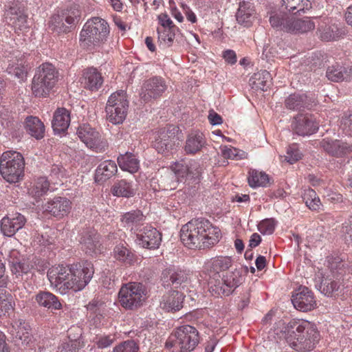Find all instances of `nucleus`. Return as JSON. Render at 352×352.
Segmentation results:
<instances>
[{
    "instance_id": "1",
    "label": "nucleus",
    "mask_w": 352,
    "mask_h": 352,
    "mask_svg": "<svg viewBox=\"0 0 352 352\" xmlns=\"http://www.w3.org/2000/svg\"><path fill=\"white\" fill-rule=\"evenodd\" d=\"M221 237L220 230L204 218L192 219L180 230L181 241L190 249L210 248L217 244Z\"/></svg>"
},
{
    "instance_id": "2",
    "label": "nucleus",
    "mask_w": 352,
    "mask_h": 352,
    "mask_svg": "<svg viewBox=\"0 0 352 352\" xmlns=\"http://www.w3.org/2000/svg\"><path fill=\"white\" fill-rule=\"evenodd\" d=\"M286 342L294 350L305 352L313 350L320 339L316 326L307 320L296 322L288 332Z\"/></svg>"
},
{
    "instance_id": "3",
    "label": "nucleus",
    "mask_w": 352,
    "mask_h": 352,
    "mask_svg": "<svg viewBox=\"0 0 352 352\" xmlns=\"http://www.w3.org/2000/svg\"><path fill=\"white\" fill-rule=\"evenodd\" d=\"M109 23L100 17H94L84 25L80 34V42L84 48L91 49L107 41L109 33Z\"/></svg>"
},
{
    "instance_id": "4",
    "label": "nucleus",
    "mask_w": 352,
    "mask_h": 352,
    "mask_svg": "<svg viewBox=\"0 0 352 352\" xmlns=\"http://www.w3.org/2000/svg\"><path fill=\"white\" fill-rule=\"evenodd\" d=\"M58 78V72L51 63H44L36 69L31 89L35 97L46 98L54 87Z\"/></svg>"
},
{
    "instance_id": "5",
    "label": "nucleus",
    "mask_w": 352,
    "mask_h": 352,
    "mask_svg": "<svg viewBox=\"0 0 352 352\" xmlns=\"http://www.w3.org/2000/svg\"><path fill=\"white\" fill-rule=\"evenodd\" d=\"M25 161L23 155L16 151L3 153L0 158V173L9 183H16L24 175Z\"/></svg>"
},
{
    "instance_id": "6",
    "label": "nucleus",
    "mask_w": 352,
    "mask_h": 352,
    "mask_svg": "<svg viewBox=\"0 0 352 352\" xmlns=\"http://www.w3.org/2000/svg\"><path fill=\"white\" fill-rule=\"evenodd\" d=\"M72 265H59L48 272V279L59 289L80 291L85 287L86 280L76 281L75 278L72 276Z\"/></svg>"
},
{
    "instance_id": "7",
    "label": "nucleus",
    "mask_w": 352,
    "mask_h": 352,
    "mask_svg": "<svg viewBox=\"0 0 352 352\" xmlns=\"http://www.w3.org/2000/svg\"><path fill=\"white\" fill-rule=\"evenodd\" d=\"M72 265H59L48 272V279L59 289L80 291L85 287L86 280L76 281L75 278L72 276Z\"/></svg>"
},
{
    "instance_id": "8",
    "label": "nucleus",
    "mask_w": 352,
    "mask_h": 352,
    "mask_svg": "<svg viewBox=\"0 0 352 352\" xmlns=\"http://www.w3.org/2000/svg\"><path fill=\"white\" fill-rule=\"evenodd\" d=\"M243 276L239 270L227 272L217 280L209 281L208 291L212 296H229L243 282Z\"/></svg>"
},
{
    "instance_id": "9",
    "label": "nucleus",
    "mask_w": 352,
    "mask_h": 352,
    "mask_svg": "<svg viewBox=\"0 0 352 352\" xmlns=\"http://www.w3.org/2000/svg\"><path fill=\"white\" fill-rule=\"evenodd\" d=\"M145 289L140 283H130L122 287L118 297L121 305L129 309L137 307L145 299Z\"/></svg>"
},
{
    "instance_id": "10",
    "label": "nucleus",
    "mask_w": 352,
    "mask_h": 352,
    "mask_svg": "<svg viewBox=\"0 0 352 352\" xmlns=\"http://www.w3.org/2000/svg\"><path fill=\"white\" fill-rule=\"evenodd\" d=\"M175 345H177L182 352H189L195 349L199 343L197 330L190 325H184L178 327L172 335Z\"/></svg>"
},
{
    "instance_id": "11",
    "label": "nucleus",
    "mask_w": 352,
    "mask_h": 352,
    "mask_svg": "<svg viewBox=\"0 0 352 352\" xmlns=\"http://www.w3.org/2000/svg\"><path fill=\"white\" fill-rule=\"evenodd\" d=\"M76 134L88 148L96 152L101 151L107 147V142L104 140L101 135L89 124L79 126Z\"/></svg>"
},
{
    "instance_id": "12",
    "label": "nucleus",
    "mask_w": 352,
    "mask_h": 352,
    "mask_svg": "<svg viewBox=\"0 0 352 352\" xmlns=\"http://www.w3.org/2000/svg\"><path fill=\"white\" fill-rule=\"evenodd\" d=\"M167 89L164 79L155 76L144 81L140 92V97L144 102L161 97Z\"/></svg>"
},
{
    "instance_id": "13",
    "label": "nucleus",
    "mask_w": 352,
    "mask_h": 352,
    "mask_svg": "<svg viewBox=\"0 0 352 352\" xmlns=\"http://www.w3.org/2000/svg\"><path fill=\"white\" fill-rule=\"evenodd\" d=\"M7 23L15 31H22L28 28V14L23 5L20 2H12L8 6L5 13Z\"/></svg>"
},
{
    "instance_id": "14",
    "label": "nucleus",
    "mask_w": 352,
    "mask_h": 352,
    "mask_svg": "<svg viewBox=\"0 0 352 352\" xmlns=\"http://www.w3.org/2000/svg\"><path fill=\"white\" fill-rule=\"evenodd\" d=\"M177 129L175 126H168L161 129L155 135L153 146L160 153H164L173 149L178 140L176 133Z\"/></svg>"
},
{
    "instance_id": "15",
    "label": "nucleus",
    "mask_w": 352,
    "mask_h": 352,
    "mask_svg": "<svg viewBox=\"0 0 352 352\" xmlns=\"http://www.w3.org/2000/svg\"><path fill=\"white\" fill-rule=\"evenodd\" d=\"M129 102L126 99V93L120 90L111 94V123L119 124L125 120Z\"/></svg>"
},
{
    "instance_id": "16",
    "label": "nucleus",
    "mask_w": 352,
    "mask_h": 352,
    "mask_svg": "<svg viewBox=\"0 0 352 352\" xmlns=\"http://www.w3.org/2000/svg\"><path fill=\"white\" fill-rule=\"evenodd\" d=\"M232 265V259L228 256H217L209 261L205 266L206 275L209 281L217 280L221 277L224 272Z\"/></svg>"
},
{
    "instance_id": "17",
    "label": "nucleus",
    "mask_w": 352,
    "mask_h": 352,
    "mask_svg": "<svg viewBox=\"0 0 352 352\" xmlns=\"http://www.w3.org/2000/svg\"><path fill=\"white\" fill-rule=\"evenodd\" d=\"M320 144L329 155L338 158L345 157L352 152V144L342 140L324 138Z\"/></svg>"
},
{
    "instance_id": "18",
    "label": "nucleus",
    "mask_w": 352,
    "mask_h": 352,
    "mask_svg": "<svg viewBox=\"0 0 352 352\" xmlns=\"http://www.w3.org/2000/svg\"><path fill=\"white\" fill-rule=\"evenodd\" d=\"M80 243L81 249L87 254L93 256L101 252L100 235L94 229H86L80 234Z\"/></svg>"
},
{
    "instance_id": "19",
    "label": "nucleus",
    "mask_w": 352,
    "mask_h": 352,
    "mask_svg": "<svg viewBox=\"0 0 352 352\" xmlns=\"http://www.w3.org/2000/svg\"><path fill=\"white\" fill-rule=\"evenodd\" d=\"M292 129L298 135H309L318 130V124L310 115L300 113L294 118Z\"/></svg>"
},
{
    "instance_id": "20",
    "label": "nucleus",
    "mask_w": 352,
    "mask_h": 352,
    "mask_svg": "<svg viewBox=\"0 0 352 352\" xmlns=\"http://www.w3.org/2000/svg\"><path fill=\"white\" fill-rule=\"evenodd\" d=\"M137 243L148 249L157 248L162 241L161 233L155 228L147 226L139 231L136 235Z\"/></svg>"
},
{
    "instance_id": "21",
    "label": "nucleus",
    "mask_w": 352,
    "mask_h": 352,
    "mask_svg": "<svg viewBox=\"0 0 352 352\" xmlns=\"http://www.w3.org/2000/svg\"><path fill=\"white\" fill-rule=\"evenodd\" d=\"M292 301L294 307L302 311H311L316 305L313 293L306 287H299Z\"/></svg>"
},
{
    "instance_id": "22",
    "label": "nucleus",
    "mask_w": 352,
    "mask_h": 352,
    "mask_svg": "<svg viewBox=\"0 0 352 352\" xmlns=\"http://www.w3.org/2000/svg\"><path fill=\"white\" fill-rule=\"evenodd\" d=\"M26 222L23 215L15 213L3 217L1 221V230L3 235L12 236L21 229Z\"/></svg>"
},
{
    "instance_id": "23",
    "label": "nucleus",
    "mask_w": 352,
    "mask_h": 352,
    "mask_svg": "<svg viewBox=\"0 0 352 352\" xmlns=\"http://www.w3.org/2000/svg\"><path fill=\"white\" fill-rule=\"evenodd\" d=\"M45 211L57 218H62L67 215L71 208V201L65 198L57 197L48 201L44 206Z\"/></svg>"
},
{
    "instance_id": "24",
    "label": "nucleus",
    "mask_w": 352,
    "mask_h": 352,
    "mask_svg": "<svg viewBox=\"0 0 352 352\" xmlns=\"http://www.w3.org/2000/svg\"><path fill=\"white\" fill-rule=\"evenodd\" d=\"M31 66L25 58H21L10 61L6 69L7 73L17 79L19 82L27 79L28 74Z\"/></svg>"
},
{
    "instance_id": "25",
    "label": "nucleus",
    "mask_w": 352,
    "mask_h": 352,
    "mask_svg": "<svg viewBox=\"0 0 352 352\" xmlns=\"http://www.w3.org/2000/svg\"><path fill=\"white\" fill-rule=\"evenodd\" d=\"M38 305L50 310H60L63 305L58 297L48 291H39L34 296Z\"/></svg>"
},
{
    "instance_id": "26",
    "label": "nucleus",
    "mask_w": 352,
    "mask_h": 352,
    "mask_svg": "<svg viewBox=\"0 0 352 352\" xmlns=\"http://www.w3.org/2000/svg\"><path fill=\"white\" fill-rule=\"evenodd\" d=\"M326 77L328 80L337 82L343 80H349L352 78V68L349 67H346L336 63L327 67Z\"/></svg>"
},
{
    "instance_id": "27",
    "label": "nucleus",
    "mask_w": 352,
    "mask_h": 352,
    "mask_svg": "<svg viewBox=\"0 0 352 352\" xmlns=\"http://www.w3.org/2000/svg\"><path fill=\"white\" fill-rule=\"evenodd\" d=\"M183 294L178 291H171L164 294L160 302L162 309L167 311H177L182 307Z\"/></svg>"
},
{
    "instance_id": "28",
    "label": "nucleus",
    "mask_w": 352,
    "mask_h": 352,
    "mask_svg": "<svg viewBox=\"0 0 352 352\" xmlns=\"http://www.w3.org/2000/svg\"><path fill=\"white\" fill-rule=\"evenodd\" d=\"M72 276L75 278V280H86L85 286L89 283L93 277L94 270V265L91 262L85 261L82 263H76L72 265Z\"/></svg>"
},
{
    "instance_id": "29",
    "label": "nucleus",
    "mask_w": 352,
    "mask_h": 352,
    "mask_svg": "<svg viewBox=\"0 0 352 352\" xmlns=\"http://www.w3.org/2000/svg\"><path fill=\"white\" fill-rule=\"evenodd\" d=\"M103 82L101 74L95 68H88L83 72L81 83L85 88L91 91L98 90Z\"/></svg>"
},
{
    "instance_id": "30",
    "label": "nucleus",
    "mask_w": 352,
    "mask_h": 352,
    "mask_svg": "<svg viewBox=\"0 0 352 352\" xmlns=\"http://www.w3.org/2000/svg\"><path fill=\"white\" fill-rule=\"evenodd\" d=\"M206 144V140L203 133L192 131L187 137L184 151L188 154H195L200 151Z\"/></svg>"
},
{
    "instance_id": "31",
    "label": "nucleus",
    "mask_w": 352,
    "mask_h": 352,
    "mask_svg": "<svg viewBox=\"0 0 352 352\" xmlns=\"http://www.w3.org/2000/svg\"><path fill=\"white\" fill-rule=\"evenodd\" d=\"M70 113L65 108L57 109L52 122V128L56 133L65 132L69 127L70 123Z\"/></svg>"
},
{
    "instance_id": "32",
    "label": "nucleus",
    "mask_w": 352,
    "mask_h": 352,
    "mask_svg": "<svg viewBox=\"0 0 352 352\" xmlns=\"http://www.w3.org/2000/svg\"><path fill=\"white\" fill-rule=\"evenodd\" d=\"M289 22V28L287 29L288 33L295 34H304L315 28L314 23L307 17L300 19L292 16Z\"/></svg>"
},
{
    "instance_id": "33",
    "label": "nucleus",
    "mask_w": 352,
    "mask_h": 352,
    "mask_svg": "<svg viewBox=\"0 0 352 352\" xmlns=\"http://www.w3.org/2000/svg\"><path fill=\"white\" fill-rule=\"evenodd\" d=\"M25 129L28 134L36 140L42 139L44 137V124L37 117L28 116L25 120Z\"/></svg>"
},
{
    "instance_id": "34",
    "label": "nucleus",
    "mask_w": 352,
    "mask_h": 352,
    "mask_svg": "<svg viewBox=\"0 0 352 352\" xmlns=\"http://www.w3.org/2000/svg\"><path fill=\"white\" fill-rule=\"evenodd\" d=\"M254 10L250 2L241 1L236 14L237 22L244 26H249L254 18Z\"/></svg>"
},
{
    "instance_id": "35",
    "label": "nucleus",
    "mask_w": 352,
    "mask_h": 352,
    "mask_svg": "<svg viewBox=\"0 0 352 352\" xmlns=\"http://www.w3.org/2000/svg\"><path fill=\"white\" fill-rule=\"evenodd\" d=\"M272 76L266 70L255 73L250 79V85L256 90L267 91L271 85Z\"/></svg>"
},
{
    "instance_id": "36",
    "label": "nucleus",
    "mask_w": 352,
    "mask_h": 352,
    "mask_svg": "<svg viewBox=\"0 0 352 352\" xmlns=\"http://www.w3.org/2000/svg\"><path fill=\"white\" fill-rule=\"evenodd\" d=\"M187 279L186 274L183 271L166 269L162 273V281L164 286L174 285L177 287Z\"/></svg>"
},
{
    "instance_id": "37",
    "label": "nucleus",
    "mask_w": 352,
    "mask_h": 352,
    "mask_svg": "<svg viewBox=\"0 0 352 352\" xmlns=\"http://www.w3.org/2000/svg\"><path fill=\"white\" fill-rule=\"evenodd\" d=\"M287 109L294 111H300L308 108L310 105L305 94H294L289 95L285 101Z\"/></svg>"
},
{
    "instance_id": "38",
    "label": "nucleus",
    "mask_w": 352,
    "mask_h": 352,
    "mask_svg": "<svg viewBox=\"0 0 352 352\" xmlns=\"http://www.w3.org/2000/svg\"><path fill=\"white\" fill-rule=\"evenodd\" d=\"M292 16L284 13L283 12H272L269 19L272 27L277 30L288 32L289 28V21Z\"/></svg>"
},
{
    "instance_id": "39",
    "label": "nucleus",
    "mask_w": 352,
    "mask_h": 352,
    "mask_svg": "<svg viewBox=\"0 0 352 352\" xmlns=\"http://www.w3.org/2000/svg\"><path fill=\"white\" fill-rule=\"evenodd\" d=\"M120 168L123 170L133 173H136L140 168V161L132 153H126L121 155L117 159Z\"/></svg>"
},
{
    "instance_id": "40",
    "label": "nucleus",
    "mask_w": 352,
    "mask_h": 352,
    "mask_svg": "<svg viewBox=\"0 0 352 352\" xmlns=\"http://www.w3.org/2000/svg\"><path fill=\"white\" fill-rule=\"evenodd\" d=\"M72 28L65 21V16L54 14L52 16L49 21V29L57 34L66 33L70 31Z\"/></svg>"
},
{
    "instance_id": "41",
    "label": "nucleus",
    "mask_w": 352,
    "mask_h": 352,
    "mask_svg": "<svg viewBox=\"0 0 352 352\" xmlns=\"http://www.w3.org/2000/svg\"><path fill=\"white\" fill-rule=\"evenodd\" d=\"M111 192L115 196L127 198L133 197L135 193L131 184L124 179L116 182Z\"/></svg>"
},
{
    "instance_id": "42",
    "label": "nucleus",
    "mask_w": 352,
    "mask_h": 352,
    "mask_svg": "<svg viewBox=\"0 0 352 352\" xmlns=\"http://www.w3.org/2000/svg\"><path fill=\"white\" fill-rule=\"evenodd\" d=\"M50 188V182L45 177H38L34 186L30 189V194L36 199L47 193Z\"/></svg>"
},
{
    "instance_id": "43",
    "label": "nucleus",
    "mask_w": 352,
    "mask_h": 352,
    "mask_svg": "<svg viewBox=\"0 0 352 352\" xmlns=\"http://www.w3.org/2000/svg\"><path fill=\"white\" fill-rule=\"evenodd\" d=\"M340 287V284L338 281L329 277L322 276L319 285V290L325 296H330L337 292Z\"/></svg>"
},
{
    "instance_id": "44",
    "label": "nucleus",
    "mask_w": 352,
    "mask_h": 352,
    "mask_svg": "<svg viewBox=\"0 0 352 352\" xmlns=\"http://www.w3.org/2000/svg\"><path fill=\"white\" fill-rule=\"evenodd\" d=\"M12 329L15 331V336L19 340L27 341L29 338L30 326L23 319L13 321Z\"/></svg>"
},
{
    "instance_id": "45",
    "label": "nucleus",
    "mask_w": 352,
    "mask_h": 352,
    "mask_svg": "<svg viewBox=\"0 0 352 352\" xmlns=\"http://www.w3.org/2000/svg\"><path fill=\"white\" fill-rule=\"evenodd\" d=\"M302 199L306 206L311 210H319L322 206L316 192L311 188L304 190Z\"/></svg>"
},
{
    "instance_id": "46",
    "label": "nucleus",
    "mask_w": 352,
    "mask_h": 352,
    "mask_svg": "<svg viewBox=\"0 0 352 352\" xmlns=\"http://www.w3.org/2000/svg\"><path fill=\"white\" fill-rule=\"evenodd\" d=\"M319 37L324 41L336 40L338 38V29L334 25H321L318 28Z\"/></svg>"
},
{
    "instance_id": "47",
    "label": "nucleus",
    "mask_w": 352,
    "mask_h": 352,
    "mask_svg": "<svg viewBox=\"0 0 352 352\" xmlns=\"http://www.w3.org/2000/svg\"><path fill=\"white\" fill-rule=\"evenodd\" d=\"M269 182L268 175L264 172L252 170L250 172L248 183L251 187L265 186Z\"/></svg>"
},
{
    "instance_id": "48",
    "label": "nucleus",
    "mask_w": 352,
    "mask_h": 352,
    "mask_svg": "<svg viewBox=\"0 0 352 352\" xmlns=\"http://www.w3.org/2000/svg\"><path fill=\"white\" fill-rule=\"evenodd\" d=\"M220 149L221 155L226 159L240 160L248 157V154L245 151L234 147L222 146L220 147Z\"/></svg>"
},
{
    "instance_id": "49",
    "label": "nucleus",
    "mask_w": 352,
    "mask_h": 352,
    "mask_svg": "<svg viewBox=\"0 0 352 352\" xmlns=\"http://www.w3.org/2000/svg\"><path fill=\"white\" fill-rule=\"evenodd\" d=\"M175 29L158 28L157 32L159 42L167 47L172 45L175 36Z\"/></svg>"
},
{
    "instance_id": "50",
    "label": "nucleus",
    "mask_w": 352,
    "mask_h": 352,
    "mask_svg": "<svg viewBox=\"0 0 352 352\" xmlns=\"http://www.w3.org/2000/svg\"><path fill=\"white\" fill-rule=\"evenodd\" d=\"M110 161H104L102 162L97 168L95 174V181L99 184L107 182L110 178V170L109 166Z\"/></svg>"
},
{
    "instance_id": "51",
    "label": "nucleus",
    "mask_w": 352,
    "mask_h": 352,
    "mask_svg": "<svg viewBox=\"0 0 352 352\" xmlns=\"http://www.w3.org/2000/svg\"><path fill=\"white\" fill-rule=\"evenodd\" d=\"M80 10L78 5H72L70 8L63 14L65 16V21L67 24L69 25L71 28L75 26L80 18Z\"/></svg>"
},
{
    "instance_id": "52",
    "label": "nucleus",
    "mask_w": 352,
    "mask_h": 352,
    "mask_svg": "<svg viewBox=\"0 0 352 352\" xmlns=\"http://www.w3.org/2000/svg\"><path fill=\"white\" fill-rule=\"evenodd\" d=\"M32 268L33 265L25 259L12 261L11 265V271L16 277L22 276L23 274H28Z\"/></svg>"
},
{
    "instance_id": "53",
    "label": "nucleus",
    "mask_w": 352,
    "mask_h": 352,
    "mask_svg": "<svg viewBox=\"0 0 352 352\" xmlns=\"http://www.w3.org/2000/svg\"><path fill=\"white\" fill-rule=\"evenodd\" d=\"M81 347L80 342L76 340L63 341L58 347L57 352H76Z\"/></svg>"
},
{
    "instance_id": "54",
    "label": "nucleus",
    "mask_w": 352,
    "mask_h": 352,
    "mask_svg": "<svg viewBox=\"0 0 352 352\" xmlns=\"http://www.w3.org/2000/svg\"><path fill=\"white\" fill-rule=\"evenodd\" d=\"M173 170L174 171V174L170 173L169 175V177H170L171 179H173L176 177L183 178L192 174L191 167H188V165H184L183 164H176Z\"/></svg>"
},
{
    "instance_id": "55",
    "label": "nucleus",
    "mask_w": 352,
    "mask_h": 352,
    "mask_svg": "<svg viewBox=\"0 0 352 352\" xmlns=\"http://www.w3.org/2000/svg\"><path fill=\"white\" fill-rule=\"evenodd\" d=\"M139 347L138 344L131 340L120 343L113 349V352H138Z\"/></svg>"
},
{
    "instance_id": "56",
    "label": "nucleus",
    "mask_w": 352,
    "mask_h": 352,
    "mask_svg": "<svg viewBox=\"0 0 352 352\" xmlns=\"http://www.w3.org/2000/svg\"><path fill=\"white\" fill-rule=\"evenodd\" d=\"M301 153H300L296 145L293 144L289 146L287 148L285 160L289 164H294L301 158Z\"/></svg>"
},
{
    "instance_id": "57",
    "label": "nucleus",
    "mask_w": 352,
    "mask_h": 352,
    "mask_svg": "<svg viewBox=\"0 0 352 352\" xmlns=\"http://www.w3.org/2000/svg\"><path fill=\"white\" fill-rule=\"evenodd\" d=\"M144 216L140 210H133L126 212L122 218V221L126 223H138L142 221Z\"/></svg>"
},
{
    "instance_id": "58",
    "label": "nucleus",
    "mask_w": 352,
    "mask_h": 352,
    "mask_svg": "<svg viewBox=\"0 0 352 352\" xmlns=\"http://www.w3.org/2000/svg\"><path fill=\"white\" fill-rule=\"evenodd\" d=\"M275 225L274 219H265L258 224V230L263 234H271L274 231Z\"/></svg>"
},
{
    "instance_id": "59",
    "label": "nucleus",
    "mask_w": 352,
    "mask_h": 352,
    "mask_svg": "<svg viewBox=\"0 0 352 352\" xmlns=\"http://www.w3.org/2000/svg\"><path fill=\"white\" fill-rule=\"evenodd\" d=\"M115 258L122 262H127L131 261V255L129 250L123 245L116 246L114 248Z\"/></svg>"
},
{
    "instance_id": "60",
    "label": "nucleus",
    "mask_w": 352,
    "mask_h": 352,
    "mask_svg": "<svg viewBox=\"0 0 352 352\" xmlns=\"http://www.w3.org/2000/svg\"><path fill=\"white\" fill-rule=\"evenodd\" d=\"M283 6L285 8L289 11L293 12L296 10L297 11L302 10L304 9L303 6L301 3L304 0H282Z\"/></svg>"
},
{
    "instance_id": "61",
    "label": "nucleus",
    "mask_w": 352,
    "mask_h": 352,
    "mask_svg": "<svg viewBox=\"0 0 352 352\" xmlns=\"http://www.w3.org/2000/svg\"><path fill=\"white\" fill-rule=\"evenodd\" d=\"M65 174V169L63 168L60 165L54 164L52 165L51 170H50V177H51V179H58L60 177H63Z\"/></svg>"
},
{
    "instance_id": "62",
    "label": "nucleus",
    "mask_w": 352,
    "mask_h": 352,
    "mask_svg": "<svg viewBox=\"0 0 352 352\" xmlns=\"http://www.w3.org/2000/svg\"><path fill=\"white\" fill-rule=\"evenodd\" d=\"M159 23L161 25L160 28H175L170 17L166 14H161L158 16Z\"/></svg>"
},
{
    "instance_id": "63",
    "label": "nucleus",
    "mask_w": 352,
    "mask_h": 352,
    "mask_svg": "<svg viewBox=\"0 0 352 352\" xmlns=\"http://www.w3.org/2000/svg\"><path fill=\"white\" fill-rule=\"evenodd\" d=\"M342 124L345 133L352 136V113L345 116L342 119Z\"/></svg>"
},
{
    "instance_id": "64",
    "label": "nucleus",
    "mask_w": 352,
    "mask_h": 352,
    "mask_svg": "<svg viewBox=\"0 0 352 352\" xmlns=\"http://www.w3.org/2000/svg\"><path fill=\"white\" fill-rule=\"evenodd\" d=\"M223 57L226 62L230 65H234L236 62V55L234 51L227 50L223 52Z\"/></svg>"
}]
</instances>
